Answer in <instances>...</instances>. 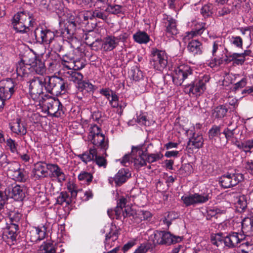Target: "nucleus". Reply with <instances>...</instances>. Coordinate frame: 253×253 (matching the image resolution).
<instances>
[{
  "instance_id": "obj_54",
  "label": "nucleus",
  "mask_w": 253,
  "mask_h": 253,
  "mask_svg": "<svg viewBox=\"0 0 253 253\" xmlns=\"http://www.w3.org/2000/svg\"><path fill=\"white\" fill-rule=\"evenodd\" d=\"M174 212H169L163 218V222L169 227L171 224V221L176 218Z\"/></svg>"
},
{
  "instance_id": "obj_44",
  "label": "nucleus",
  "mask_w": 253,
  "mask_h": 253,
  "mask_svg": "<svg viewBox=\"0 0 253 253\" xmlns=\"http://www.w3.org/2000/svg\"><path fill=\"white\" fill-rule=\"evenodd\" d=\"M107 7L105 9V11L112 14H117L121 12L122 6L118 4L114 5L108 3Z\"/></svg>"
},
{
  "instance_id": "obj_29",
  "label": "nucleus",
  "mask_w": 253,
  "mask_h": 253,
  "mask_svg": "<svg viewBox=\"0 0 253 253\" xmlns=\"http://www.w3.org/2000/svg\"><path fill=\"white\" fill-rule=\"evenodd\" d=\"M54 38L55 34L53 32L48 29H44L41 44H52V42L55 41Z\"/></svg>"
},
{
  "instance_id": "obj_30",
  "label": "nucleus",
  "mask_w": 253,
  "mask_h": 253,
  "mask_svg": "<svg viewBox=\"0 0 253 253\" xmlns=\"http://www.w3.org/2000/svg\"><path fill=\"white\" fill-rule=\"evenodd\" d=\"M12 178L18 182H25L28 178V173L24 169H19L11 175Z\"/></svg>"
},
{
  "instance_id": "obj_55",
  "label": "nucleus",
  "mask_w": 253,
  "mask_h": 253,
  "mask_svg": "<svg viewBox=\"0 0 253 253\" xmlns=\"http://www.w3.org/2000/svg\"><path fill=\"white\" fill-rule=\"evenodd\" d=\"M237 127L235 128L231 129L229 128L228 127H226L224 128L223 131L222 132V133L225 135V137L227 140V142L230 140L231 138H233L234 137V134H235V130L236 129Z\"/></svg>"
},
{
  "instance_id": "obj_10",
  "label": "nucleus",
  "mask_w": 253,
  "mask_h": 253,
  "mask_svg": "<svg viewBox=\"0 0 253 253\" xmlns=\"http://www.w3.org/2000/svg\"><path fill=\"white\" fill-rule=\"evenodd\" d=\"M26 192V188L24 186L11 184L5 188L4 192L8 198H12L16 201H22L25 197Z\"/></svg>"
},
{
  "instance_id": "obj_47",
  "label": "nucleus",
  "mask_w": 253,
  "mask_h": 253,
  "mask_svg": "<svg viewBox=\"0 0 253 253\" xmlns=\"http://www.w3.org/2000/svg\"><path fill=\"white\" fill-rule=\"evenodd\" d=\"M68 73L71 76V80L77 83L78 84L79 83L83 81V76L81 73L75 71H71L68 72Z\"/></svg>"
},
{
  "instance_id": "obj_16",
  "label": "nucleus",
  "mask_w": 253,
  "mask_h": 253,
  "mask_svg": "<svg viewBox=\"0 0 253 253\" xmlns=\"http://www.w3.org/2000/svg\"><path fill=\"white\" fill-rule=\"evenodd\" d=\"M119 42L118 37L108 36L102 40L101 48L105 52L112 51L119 45Z\"/></svg>"
},
{
  "instance_id": "obj_19",
  "label": "nucleus",
  "mask_w": 253,
  "mask_h": 253,
  "mask_svg": "<svg viewBox=\"0 0 253 253\" xmlns=\"http://www.w3.org/2000/svg\"><path fill=\"white\" fill-rule=\"evenodd\" d=\"M165 21L166 32L169 35H175L178 33L176 21L170 16L165 15L163 18Z\"/></svg>"
},
{
  "instance_id": "obj_36",
  "label": "nucleus",
  "mask_w": 253,
  "mask_h": 253,
  "mask_svg": "<svg viewBox=\"0 0 253 253\" xmlns=\"http://www.w3.org/2000/svg\"><path fill=\"white\" fill-rule=\"evenodd\" d=\"M206 23H201V24H199L196 25L194 30L191 31L190 33H188L187 35L184 37V39H186V37L190 38H193L194 36L197 35H201L203 33L204 31L206 29Z\"/></svg>"
},
{
  "instance_id": "obj_64",
  "label": "nucleus",
  "mask_w": 253,
  "mask_h": 253,
  "mask_svg": "<svg viewBox=\"0 0 253 253\" xmlns=\"http://www.w3.org/2000/svg\"><path fill=\"white\" fill-rule=\"evenodd\" d=\"M136 122L138 124L144 125L145 126H149L150 125L149 120L147 119L145 116L140 115L138 116L136 119Z\"/></svg>"
},
{
  "instance_id": "obj_24",
  "label": "nucleus",
  "mask_w": 253,
  "mask_h": 253,
  "mask_svg": "<svg viewBox=\"0 0 253 253\" xmlns=\"http://www.w3.org/2000/svg\"><path fill=\"white\" fill-rule=\"evenodd\" d=\"M10 129L14 133L22 135H25L27 133V128L24 123H21L19 118L16 119L15 123L11 126Z\"/></svg>"
},
{
  "instance_id": "obj_56",
  "label": "nucleus",
  "mask_w": 253,
  "mask_h": 253,
  "mask_svg": "<svg viewBox=\"0 0 253 253\" xmlns=\"http://www.w3.org/2000/svg\"><path fill=\"white\" fill-rule=\"evenodd\" d=\"M102 40L96 39L94 41H87V45L90 46L94 50H97L99 46L101 47Z\"/></svg>"
},
{
  "instance_id": "obj_41",
  "label": "nucleus",
  "mask_w": 253,
  "mask_h": 253,
  "mask_svg": "<svg viewBox=\"0 0 253 253\" xmlns=\"http://www.w3.org/2000/svg\"><path fill=\"white\" fill-rule=\"evenodd\" d=\"M93 176L90 172L82 171L78 175V179L89 184L92 180Z\"/></svg>"
},
{
  "instance_id": "obj_48",
  "label": "nucleus",
  "mask_w": 253,
  "mask_h": 253,
  "mask_svg": "<svg viewBox=\"0 0 253 253\" xmlns=\"http://www.w3.org/2000/svg\"><path fill=\"white\" fill-rule=\"evenodd\" d=\"M43 31L44 29L42 28L38 27L35 29L33 33L31 31L30 33H31V35L33 34L36 42L41 44V39L42 37Z\"/></svg>"
},
{
  "instance_id": "obj_2",
  "label": "nucleus",
  "mask_w": 253,
  "mask_h": 253,
  "mask_svg": "<svg viewBox=\"0 0 253 253\" xmlns=\"http://www.w3.org/2000/svg\"><path fill=\"white\" fill-rule=\"evenodd\" d=\"M46 91L55 96L65 94L68 88V83L64 79L57 76L45 77Z\"/></svg>"
},
{
  "instance_id": "obj_63",
  "label": "nucleus",
  "mask_w": 253,
  "mask_h": 253,
  "mask_svg": "<svg viewBox=\"0 0 253 253\" xmlns=\"http://www.w3.org/2000/svg\"><path fill=\"white\" fill-rule=\"evenodd\" d=\"M230 57H233V61L234 62V64L237 65H243L245 60L246 58H244L242 57L241 56H234V53L232 54L231 55H230Z\"/></svg>"
},
{
  "instance_id": "obj_61",
  "label": "nucleus",
  "mask_w": 253,
  "mask_h": 253,
  "mask_svg": "<svg viewBox=\"0 0 253 253\" xmlns=\"http://www.w3.org/2000/svg\"><path fill=\"white\" fill-rule=\"evenodd\" d=\"M231 42L232 44L235 45L237 47L242 48L243 40L240 37H232L231 38Z\"/></svg>"
},
{
  "instance_id": "obj_1",
  "label": "nucleus",
  "mask_w": 253,
  "mask_h": 253,
  "mask_svg": "<svg viewBox=\"0 0 253 253\" xmlns=\"http://www.w3.org/2000/svg\"><path fill=\"white\" fill-rule=\"evenodd\" d=\"M143 145H138L137 146H132L131 148L132 154L134 156L138 153V156L134 158V165L136 169H139L142 167L146 165V162L152 163L161 159L163 157V155L160 152L156 154H148L143 150Z\"/></svg>"
},
{
  "instance_id": "obj_3",
  "label": "nucleus",
  "mask_w": 253,
  "mask_h": 253,
  "mask_svg": "<svg viewBox=\"0 0 253 253\" xmlns=\"http://www.w3.org/2000/svg\"><path fill=\"white\" fill-rule=\"evenodd\" d=\"M192 74L193 70L190 66L185 64L180 65L174 69L172 73V81L175 85H181Z\"/></svg>"
},
{
  "instance_id": "obj_34",
  "label": "nucleus",
  "mask_w": 253,
  "mask_h": 253,
  "mask_svg": "<svg viewBox=\"0 0 253 253\" xmlns=\"http://www.w3.org/2000/svg\"><path fill=\"white\" fill-rule=\"evenodd\" d=\"M64 203H66V206L70 205L72 203V200L66 192L63 191L60 192L59 195L57 197L56 204L62 205Z\"/></svg>"
},
{
  "instance_id": "obj_45",
  "label": "nucleus",
  "mask_w": 253,
  "mask_h": 253,
  "mask_svg": "<svg viewBox=\"0 0 253 253\" xmlns=\"http://www.w3.org/2000/svg\"><path fill=\"white\" fill-rule=\"evenodd\" d=\"M10 223L18 224L21 219L22 214L18 212L12 211L8 215Z\"/></svg>"
},
{
  "instance_id": "obj_50",
  "label": "nucleus",
  "mask_w": 253,
  "mask_h": 253,
  "mask_svg": "<svg viewBox=\"0 0 253 253\" xmlns=\"http://www.w3.org/2000/svg\"><path fill=\"white\" fill-rule=\"evenodd\" d=\"M231 239L233 241L235 246H237L238 244L243 241L244 235L239 234L237 232H232L230 233Z\"/></svg>"
},
{
  "instance_id": "obj_35",
  "label": "nucleus",
  "mask_w": 253,
  "mask_h": 253,
  "mask_svg": "<svg viewBox=\"0 0 253 253\" xmlns=\"http://www.w3.org/2000/svg\"><path fill=\"white\" fill-rule=\"evenodd\" d=\"M221 126H220L213 125L208 132L209 138L212 143L215 141V137L221 134Z\"/></svg>"
},
{
  "instance_id": "obj_22",
  "label": "nucleus",
  "mask_w": 253,
  "mask_h": 253,
  "mask_svg": "<svg viewBox=\"0 0 253 253\" xmlns=\"http://www.w3.org/2000/svg\"><path fill=\"white\" fill-rule=\"evenodd\" d=\"M228 109L224 105H219L212 110L211 116L215 119L221 120L226 117Z\"/></svg>"
},
{
  "instance_id": "obj_25",
  "label": "nucleus",
  "mask_w": 253,
  "mask_h": 253,
  "mask_svg": "<svg viewBox=\"0 0 253 253\" xmlns=\"http://www.w3.org/2000/svg\"><path fill=\"white\" fill-rule=\"evenodd\" d=\"M31 69L30 65L28 64V60H21L17 65L16 72L19 76L26 77L28 74V71Z\"/></svg>"
},
{
  "instance_id": "obj_28",
  "label": "nucleus",
  "mask_w": 253,
  "mask_h": 253,
  "mask_svg": "<svg viewBox=\"0 0 253 253\" xmlns=\"http://www.w3.org/2000/svg\"><path fill=\"white\" fill-rule=\"evenodd\" d=\"M203 138L202 135L194 134L193 137L189 139L187 145L190 148H200L203 145Z\"/></svg>"
},
{
  "instance_id": "obj_38",
  "label": "nucleus",
  "mask_w": 253,
  "mask_h": 253,
  "mask_svg": "<svg viewBox=\"0 0 253 253\" xmlns=\"http://www.w3.org/2000/svg\"><path fill=\"white\" fill-rule=\"evenodd\" d=\"M105 154L107 156L106 153H103L102 151H97V154L96 156H95L94 158V161L95 162L96 164L99 167H103L105 168L107 166V160L103 157L102 155Z\"/></svg>"
},
{
  "instance_id": "obj_49",
  "label": "nucleus",
  "mask_w": 253,
  "mask_h": 253,
  "mask_svg": "<svg viewBox=\"0 0 253 253\" xmlns=\"http://www.w3.org/2000/svg\"><path fill=\"white\" fill-rule=\"evenodd\" d=\"M8 171L11 175L20 169V165L16 161H10L7 166Z\"/></svg>"
},
{
  "instance_id": "obj_15",
  "label": "nucleus",
  "mask_w": 253,
  "mask_h": 253,
  "mask_svg": "<svg viewBox=\"0 0 253 253\" xmlns=\"http://www.w3.org/2000/svg\"><path fill=\"white\" fill-rule=\"evenodd\" d=\"M13 17V20L15 22L20 21L21 23H25L30 27H33L35 22L33 17V14L27 11L18 12Z\"/></svg>"
},
{
  "instance_id": "obj_12",
  "label": "nucleus",
  "mask_w": 253,
  "mask_h": 253,
  "mask_svg": "<svg viewBox=\"0 0 253 253\" xmlns=\"http://www.w3.org/2000/svg\"><path fill=\"white\" fill-rule=\"evenodd\" d=\"M3 84L0 86V98L6 100L11 98L17 87L11 79L7 80Z\"/></svg>"
},
{
  "instance_id": "obj_13",
  "label": "nucleus",
  "mask_w": 253,
  "mask_h": 253,
  "mask_svg": "<svg viewBox=\"0 0 253 253\" xmlns=\"http://www.w3.org/2000/svg\"><path fill=\"white\" fill-rule=\"evenodd\" d=\"M28 64L32 71H35L37 74L42 75L45 72V67L42 57L34 56L28 60Z\"/></svg>"
},
{
  "instance_id": "obj_4",
  "label": "nucleus",
  "mask_w": 253,
  "mask_h": 253,
  "mask_svg": "<svg viewBox=\"0 0 253 253\" xmlns=\"http://www.w3.org/2000/svg\"><path fill=\"white\" fill-rule=\"evenodd\" d=\"M167 57L164 51L160 50L156 48L152 49L150 64L155 69L161 70L168 64Z\"/></svg>"
},
{
  "instance_id": "obj_17",
  "label": "nucleus",
  "mask_w": 253,
  "mask_h": 253,
  "mask_svg": "<svg viewBox=\"0 0 253 253\" xmlns=\"http://www.w3.org/2000/svg\"><path fill=\"white\" fill-rule=\"evenodd\" d=\"M119 235V229H117L116 226H112L110 229L109 232L105 236L104 246L106 250H109L112 246H114L113 243L118 239Z\"/></svg>"
},
{
  "instance_id": "obj_9",
  "label": "nucleus",
  "mask_w": 253,
  "mask_h": 253,
  "mask_svg": "<svg viewBox=\"0 0 253 253\" xmlns=\"http://www.w3.org/2000/svg\"><path fill=\"white\" fill-rule=\"evenodd\" d=\"M211 198V194L210 193H204L201 194L195 193L187 196H183L181 197V200L186 207H188L191 205L205 203Z\"/></svg>"
},
{
  "instance_id": "obj_39",
  "label": "nucleus",
  "mask_w": 253,
  "mask_h": 253,
  "mask_svg": "<svg viewBox=\"0 0 253 253\" xmlns=\"http://www.w3.org/2000/svg\"><path fill=\"white\" fill-rule=\"evenodd\" d=\"M130 76L131 78L135 81H138L143 78L142 72L137 66H134L131 68Z\"/></svg>"
},
{
  "instance_id": "obj_42",
  "label": "nucleus",
  "mask_w": 253,
  "mask_h": 253,
  "mask_svg": "<svg viewBox=\"0 0 253 253\" xmlns=\"http://www.w3.org/2000/svg\"><path fill=\"white\" fill-rule=\"evenodd\" d=\"M136 156H138V153L136 155V153H135L134 156L132 154L131 152L130 154H126L123 157L121 163L123 166L128 167L131 163H133L134 158H135Z\"/></svg>"
},
{
  "instance_id": "obj_40",
  "label": "nucleus",
  "mask_w": 253,
  "mask_h": 253,
  "mask_svg": "<svg viewBox=\"0 0 253 253\" xmlns=\"http://www.w3.org/2000/svg\"><path fill=\"white\" fill-rule=\"evenodd\" d=\"M225 236H223V233H218L211 236V240L212 244L216 245L217 247L219 246L222 242L224 243Z\"/></svg>"
},
{
  "instance_id": "obj_57",
  "label": "nucleus",
  "mask_w": 253,
  "mask_h": 253,
  "mask_svg": "<svg viewBox=\"0 0 253 253\" xmlns=\"http://www.w3.org/2000/svg\"><path fill=\"white\" fill-rule=\"evenodd\" d=\"M100 94L105 96L106 98L110 101V97H112V94L113 93H115L113 90L110 89L109 88H103L101 89L99 91Z\"/></svg>"
},
{
  "instance_id": "obj_26",
  "label": "nucleus",
  "mask_w": 253,
  "mask_h": 253,
  "mask_svg": "<svg viewBox=\"0 0 253 253\" xmlns=\"http://www.w3.org/2000/svg\"><path fill=\"white\" fill-rule=\"evenodd\" d=\"M97 151L95 148L92 147L90 148L89 151L85 152L84 153L78 155L79 158L84 163L87 164V162L94 160L95 156H96Z\"/></svg>"
},
{
  "instance_id": "obj_8",
  "label": "nucleus",
  "mask_w": 253,
  "mask_h": 253,
  "mask_svg": "<svg viewBox=\"0 0 253 253\" xmlns=\"http://www.w3.org/2000/svg\"><path fill=\"white\" fill-rule=\"evenodd\" d=\"M244 178V175L242 173H227L219 178V182L223 188H229L236 186Z\"/></svg>"
},
{
  "instance_id": "obj_14",
  "label": "nucleus",
  "mask_w": 253,
  "mask_h": 253,
  "mask_svg": "<svg viewBox=\"0 0 253 253\" xmlns=\"http://www.w3.org/2000/svg\"><path fill=\"white\" fill-rule=\"evenodd\" d=\"M92 143L93 145L92 148L96 149L97 151H102L103 153H105L109 147L108 139L105 140V136L103 134L93 136Z\"/></svg>"
},
{
  "instance_id": "obj_27",
  "label": "nucleus",
  "mask_w": 253,
  "mask_h": 253,
  "mask_svg": "<svg viewBox=\"0 0 253 253\" xmlns=\"http://www.w3.org/2000/svg\"><path fill=\"white\" fill-rule=\"evenodd\" d=\"M12 25H13L14 29L17 33L21 34L26 33L28 35L30 34V26H28L25 23H21L20 21L15 22L13 20V17L12 19Z\"/></svg>"
},
{
  "instance_id": "obj_32",
  "label": "nucleus",
  "mask_w": 253,
  "mask_h": 253,
  "mask_svg": "<svg viewBox=\"0 0 253 253\" xmlns=\"http://www.w3.org/2000/svg\"><path fill=\"white\" fill-rule=\"evenodd\" d=\"M18 228V224L9 223V225L7 226L5 229V233L7 234L8 238L14 240L16 239Z\"/></svg>"
},
{
  "instance_id": "obj_37",
  "label": "nucleus",
  "mask_w": 253,
  "mask_h": 253,
  "mask_svg": "<svg viewBox=\"0 0 253 253\" xmlns=\"http://www.w3.org/2000/svg\"><path fill=\"white\" fill-rule=\"evenodd\" d=\"M41 250L44 253H56L55 245L52 242H43L41 246Z\"/></svg>"
},
{
  "instance_id": "obj_58",
  "label": "nucleus",
  "mask_w": 253,
  "mask_h": 253,
  "mask_svg": "<svg viewBox=\"0 0 253 253\" xmlns=\"http://www.w3.org/2000/svg\"><path fill=\"white\" fill-rule=\"evenodd\" d=\"M242 247L247 246V249H242V253H253V244L249 242H243L241 244Z\"/></svg>"
},
{
  "instance_id": "obj_46",
  "label": "nucleus",
  "mask_w": 253,
  "mask_h": 253,
  "mask_svg": "<svg viewBox=\"0 0 253 253\" xmlns=\"http://www.w3.org/2000/svg\"><path fill=\"white\" fill-rule=\"evenodd\" d=\"M247 206V203L246 200H245V197L244 196H242L240 197L236 205V208L237 211L242 212L244 211Z\"/></svg>"
},
{
  "instance_id": "obj_52",
  "label": "nucleus",
  "mask_w": 253,
  "mask_h": 253,
  "mask_svg": "<svg viewBox=\"0 0 253 253\" xmlns=\"http://www.w3.org/2000/svg\"><path fill=\"white\" fill-rule=\"evenodd\" d=\"M6 143L7 146L9 147L10 151H11V153H18L17 149L18 144L16 143L14 140L9 138L7 139Z\"/></svg>"
},
{
  "instance_id": "obj_53",
  "label": "nucleus",
  "mask_w": 253,
  "mask_h": 253,
  "mask_svg": "<svg viewBox=\"0 0 253 253\" xmlns=\"http://www.w3.org/2000/svg\"><path fill=\"white\" fill-rule=\"evenodd\" d=\"M46 228L42 226V228H36V233L38 235L37 239L35 240H42L44 239L46 234Z\"/></svg>"
},
{
  "instance_id": "obj_62",
  "label": "nucleus",
  "mask_w": 253,
  "mask_h": 253,
  "mask_svg": "<svg viewBox=\"0 0 253 253\" xmlns=\"http://www.w3.org/2000/svg\"><path fill=\"white\" fill-rule=\"evenodd\" d=\"M224 245L226 247L229 248H233L235 247L233 241H232L230 234L225 236Z\"/></svg>"
},
{
  "instance_id": "obj_59",
  "label": "nucleus",
  "mask_w": 253,
  "mask_h": 253,
  "mask_svg": "<svg viewBox=\"0 0 253 253\" xmlns=\"http://www.w3.org/2000/svg\"><path fill=\"white\" fill-rule=\"evenodd\" d=\"M10 161L7 159V155L3 152H0V164L3 167H7Z\"/></svg>"
},
{
  "instance_id": "obj_23",
  "label": "nucleus",
  "mask_w": 253,
  "mask_h": 253,
  "mask_svg": "<svg viewBox=\"0 0 253 253\" xmlns=\"http://www.w3.org/2000/svg\"><path fill=\"white\" fill-rule=\"evenodd\" d=\"M188 50L194 55H201L202 53V44L198 40H192L187 45Z\"/></svg>"
},
{
  "instance_id": "obj_6",
  "label": "nucleus",
  "mask_w": 253,
  "mask_h": 253,
  "mask_svg": "<svg viewBox=\"0 0 253 253\" xmlns=\"http://www.w3.org/2000/svg\"><path fill=\"white\" fill-rule=\"evenodd\" d=\"M44 106L46 107L47 114L49 116L59 118L64 114L63 106L57 98L49 96Z\"/></svg>"
},
{
  "instance_id": "obj_18",
  "label": "nucleus",
  "mask_w": 253,
  "mask_h": 253,
  "mask_svg": "<svg viewBox=\"0 0 253 253\" xmlns=\"http://www.w3.org/2000/svg\"><path fill=\"white\" fill-rule=\"evenodd\" d=\"M131 176V173L127 169H121L115 175L116 186H120L125 183Z\"/></svg>"
},
{
  "instance_id": "obj_60",
  "label": "nucleus",
  "mask_w": 253,
  "mask_h": 253,
  "mask_svg": "<svg viewBox=\"0 0 253 253\" xmlns=\"http://www.w3.org/2000/svg\"><path fill=\"white\" fill-rule=\"evenodd\" d=\"M152 216V214L149 211H141L138 213V218L141 220H147Z\"/></svg>"
},
{
  "instance_id": "obj_11",
  "label": "nucleus",
  "mask_w": 253,
  "mask_h": 253,
  "mask_svg": "<svg viewBox=\"0 0 253 253\" xmlns=\"http://www.w3.org/2000/svg\"><path fill=\"white\" fill-rule=\"evenodd\" d=\"M29 83V91L31 95L39 96L43 93V87L46 84V79L45 77H34Z\"/></svg>"
},
{
  "instance_id": "obj_5",
  "label": "nucleus",
  "mask_w": 253,
  "mask_h": 253,
  "mask_svg": "<svg viewBox=\"0 0 253 253\" xmlns=\"http://www.w3.org/2000/svg\"><path fill=\"white\" fill-rule=\"evenodd\" d=\"M154 238L158 244L167 246L179 243L183 239L182 237L174 236L170 232L164 231H156Z\"/></svg>"
},
{
  "instance_id": "obj_20",
  "label": "nucleus",
  "mask_w": 253,
  "mask_h": 253,
  "mask_svg": "<svg viewBox=\"0 0 253 253\" xmlns=\"http://www.w3.org/2000/svg\"><path fill=\"white\" fill-rule=\"evenodd\" d=\"M45 163L42 162H39L34 165L33 172L35 176L39 179L47 176L48 171L45 167Z\"/></svg>"
},
{
  "instance_id": "obj_7",
  "label": "nucleus",
  "mask_w": 253,
  "mask_h": 253,
  "mask_svg": "<svg viewBox=\"0 0 253 253\" xmlns=\"http://www.w3.org/2000/svg\"><path fill=\"white\" fill-rule=\"evenodd\" d=\"M209 80L210 78L208 76H204L202 79H196L191 84H186L185 89L189 90V93L200 96L206 90V84L209 81Z\"/></svg>"
},
{
  "instance_id": "obj_21",
  "label": "nucleus",
  "mask_w": 253,
  "mask_h": 253,
  "mask_svg": "<svg viewBox=\"0 0 253 253\" xmlns=\"http://www.w3.org/2000/svg\"><path fill=\"white\" fill-rule=\"evenodd\" d=\"M242 230L246 236H253V217H246L243 219Z\"/></svg>"
},
{
  "instance_id": "obj_43",
  "label": "nucleus",
  "mask_w": 253,
  "mask_h": 253,
  "mask_svg": "<svg viewBox=\"0 0 253 253\" xmlns=\"http://www.w3.org/2000/svg\"><path fill=\"white\" fill-rule=\"evenodd\" d=\"M212 9L213 7L211 4H205L201 8L200 10L201 14L204 17V18L209 17L211 16L212 14Z\"/></svg>"
},
{
  "instance_id": "obj_51",
  "label": "nucleus",
  "mask_w": 253,
  "mask_h": 253,
  "mask_svg": "<svg viewBox=\"0 0 253 253\" xmlns=\"http://www.w3.org/2000/svg\"><path fill=\"white\" fill-rule=\"evenodd\" d=\"M123 216L124 218L129 217H132V219H136L138 218V213L130 208L128 207L127 209H126L124 212H123Z\"/></svg>"
},
{
  "instance_id": "obj_33",
  "label": "nucleus",
  "mask_w": 253,
  "mask_h": 253,
  "mask_svg": "<svg viewBox=\"0 0 253 253\" xmlns=\"http://www.w3.org/2000/svg\"><path fill=\"white\" fill-rule=\"evenodd\" d=\"M77 87L79 90L82 92L85 91L87 92H93L95 89L94 85L85 81H82L79 83Z\"/></svg>"
},
{
  "instance_id": "obj_31",
  "label": "nucleus",
  "mask_w": 253,
  "mask_h": 253,
  "mask_svg": "<svg viewBox=\"0 0 253 253\" xmlns=\"http://www.w3.org/2000/svg\"><path fill=\"white\" fill-rule=\"evenodd\" d=\"M135 42L139 43H147L150 41V37L145 32L138 31L133 36Z\"/></svg>"
}]
</instances>
